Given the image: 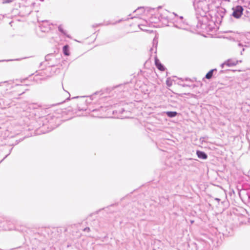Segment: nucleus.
<instances>
[{
    "instance_id": "nucleus-17",
    "label": "nucleus",
    "mask_w": 250,
    "mask_h": 250,
    "mask_svg": "<svg viewBox=\"0 0 250 250\" xmlns=\"http://www.w3.org/2000/svg\"><path fill=\"white\" fill-rule=\"evenodd\" d=\"M2 83H0V86L1 85V84Z\"/></svg>"
},
{
    "instance_id": "nucleus-12",
    "label": "nucleus",
    "mask_w": 250,
    "mask_h": 250,
    "mask_svg": "<svg viewBox=\"0 0 250 250\" xmlns=\"http://www.w3.org/2000/svg\"><path fill=\"white\" fill-rule=\"evenodd\" d=\"M244 50H245V48H243L242 51H241V52H240L241 55L243 54V52L244 51Z\"/></svg>"
},
{
    "instance_id": "nucleus-5",
    "label": "nucleus",
    "mask_w": 250,
    "mask_h": 250,
    "mask_svg": "<svg viewBox=\"0 0 250 250\" xmlns=\"http://www.w3.org/2000/svg\"><path fill=\"white\" fill-rule=\"evenodd\" d=\"M166 114L168 117L172 118L175 117L177 115V113L175 111H167L166 112Z\"/></svg>"
},
{
    "instance_id": "nucleus-14",
    "label": "nucleus",
    "mask_w": 250,
    "mask_h": 250,
    "mask_svg": "<svg viewBox=\"0 0 250 250\" xmlns=\"http://www.w3.org/2000/svg\"><path fill=\"white\" fill-rule=\"evenodd\" d=\"M238 46L240 47H243V45L242 44L239 43L238 44Z\"/></svg>"
},
{
    "instance_id": "nucleus-4",
    "label": "nucleus",
    "mask_w": 250,
    "mask_h": 250,
    "mask_svg": "<svg viewBox=\"0 0 250 250\" xmlns=\"http://www.w3.org/2000/svg\"><path fill=\"white\" fill-rule=\"evenodd\" d=\"M237 61L236 62H235L228 61L227 62L222 64V67H223L224 65H227L229 66L235 65L237 63Z\"/></svg>"
},
{
    "instance_id": "nucleus-15",
    "label": "nucleus",
    "mask_w": 250,
    "mask_h": 250,
    "mask_svg": "<svg viewBox=\"0 0 250 250\" xmlns=\"http://www.w3.org/2000/svg\"><path fill=\"white\" fill-rule=\"evenodd\" d=\"M215 200H217V201H219L220 200L218 198H216Z\"/></svg>"
},
{
    "instance_id": "nucleus-10",
    "label": "nucleus",
    "mask_w": 250,
    "mask_h": 250,
    "mask_svg": "<svg viewBox=\"0 0 250 250\" xmlns=\"http://www.w3.org/2000/svg\"><path fill=\"white\" fill-rule=\"evenodd\" d=\"M90 228H89V227H86V228H84V229H83V231H86V232H89V231H90Z\"/></svg>"
},
{
    "instance_id": "nucleus-6",
    "label": "nucleus",
    "mask_w": 250,
    "mask_h": 250,
    "mask_svg": "<svg viewBox=\"0 0 250 250\" xmlns=\"http://www.w3.org/2000/svg\"><path fill=\"white\" fill-rule=\"evenodd\" d=\"M214 70H216L215 69H212L211 70H210L206 75V78H207V79H210L212 76V75H213V72Z\"/></svg>"
},
{
    "instance_id": "nucleus-9",
    "label": "nucleus",
    "mask_w": 250,
    "mask_h": 250,
    "mask_svg": "<svg viewBox=\"0 0 250 250\" xmlns=\"http://www.w3.org/2000/svg\"><path fill=\"white\" fill-rule=\"evenodd\" d=\"M59 30L63 34H65L62 27L61 26H59L58 27Z\"/></svg>"
},
{
    "instance_id": "nucleus-1",
    "label": "nucleus",
    "mask_w": 250,
    "mask_h": 250,
    "mask_svg": "<svg viewBox=\"0 0 250 250\" xmlns=\"http://www.w3.org/2000/svg\"><path fill=\"white\" fill-rule=\"evenodd\" d=\"M233 12L232 16L235 18L238 19L240 18L243 14V8L242 6L238 5L232 8Z\"/></svg>"
},
{
    "instance_id": "nucleus-8",
    "label": "nucleus",
    "mask_w": 250,
    "mask_h": 250,
    "mask_svg": "<svg viewBox=\"0 0 250 250\" xmlns=\"http://www.w3.org/2000/svg\"><path fill=\"white\" fill-rule=\"evenodd\" d=\"M13 0H3V3H9L11 2H12Z\"/></svg>"
},
{
    "instance_id": "nucleus-3",
    "label": "nucleus",
    "mask_w": 250,
    "mask_h": 250,
    "mask_svg": "<svg viewBox=\"0 0 250 250\" xmlns=\"http://www.w3.org/2000/svg\"><path fill=\"white\" fill-rule=\"evenodd\" d=\"M196 154L199 158L205 160L207 158V155L203 151L197 150L196 152Z\"/></svg>"
},
{
    "instance_id": "nucleus-7",
    "label": "nucleus",
    "mask_w": 250,
    "mask_h": 250,
    "mask_svg": "<svg viewBox=\"0 0 250 250\" xmlns=\"http://www.w3.org/2000/svg\"><path fill=\"white\" fill-rule=\"evenodd\" d=\"M63 52L64 55L66 56L69 55L68 45H65L63 47Z\"/></svg>"
},
{
    "instance_id": "nucleus-11",
    "label": "nucleus",
    "mask_w": 250,
    "mask_h": 250,
    "mask_svg": "<svg viewBox=\"0 0 250 250\" xmlns=\"http://www.w3.org/2000/svg\"><path fill=\"white\" fill-rule=\"evenodd\" d=\"M244 50H245V48H243L242 51H241V52H240L241 55L243 54V52L244 51Z\"/></svg>"
},
{
    "instance_id": "nucleus-16",
    "label": "nucleus",
    "mask_w": 250,
    "mask_h": 250,
    "mask_svg": "<svg viewBox=\"0 0 250 250\" xmlns=\"http://www.w3.org/2000/svg\"><path fill=\"white\" fill-rule=\"evenodd\" d=\"M180 19H183V17H180Z\"/></svg>"
},
{
    "instance_id": "nucleus-2",
    "label": "nucleus",
    "mask_w": 250,
    "mask_h": 250,
    "mask_svg": "<svg viewBox=\"0 0 250 250\" xmlns=\"http://www.w3.org/2000/svg\"><path fill=\"white\" fill-rule=\"evenodd\" d=\"M155 63L157 67V68L161 70V71H164L165 70V67L164 66L161 64L159 60L157 58H155Z\"/></svg>"
},
{
    "instance_id": "nucleus-13",
    "label": "nucleus",
    "mask_w": 250,
    "mask_h": 250,
    "mask_svg": "<svg viewBox=\"0 0 250 250\" xmlns=\"http://www.w3.org/2000/svg\"><path fill=\"white\" fill-rule=\"evenodd\" d=\"M167 83L168 86H170L171 85V84L169 83L168 81H167Z\"/></svg>"
}]
</instances>
